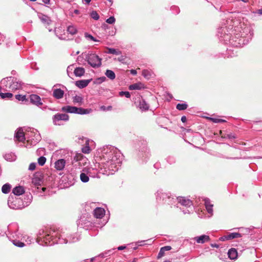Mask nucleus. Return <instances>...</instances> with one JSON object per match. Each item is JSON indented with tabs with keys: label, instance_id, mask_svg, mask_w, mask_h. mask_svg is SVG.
I'll return each instance as SVG.
<instances>
[{
	"label": "nucleus",
	"instance_id": "nucleus-1",
	"mask_svg": "<svg viewBox=\"0 0 262 262\" xmlns=\"http://www.w3.org/2000/svg\"><path fill=\"white\" fill-rule=\"evenodd\" d=\"M101 58L96 54L90 55L88 58V62L93 68H99L101 65Z\"/></svg>",
	"mask_w": 262,
	"mask_h": 262
},
{
	"label": "nucleus",
	"instance_id": "nucleus-2",
	"mask_svg": "<svg viewBox=\"0 0 262 262\" xmlns=\"http://www.w3.org/2000/svg\"><path fill=\"white\" fill-rule=\"evenodd\" d=\"M42 176L40 172H36L32 178V183L35 186L41 185L42 183Z\"/></svg>",
	"mask_w": 262,
	"mask_h": 262
},
{
	"label": "nucleus",
	"instance_id": "nucleus-3",
	"mask_svg": "<svg viewBox=\"0 0 262 262\" xmlns=\"http://www.w3.org/2000/svg\"><path fill=\"white\" fill-rule=\"evenodd\" d=\"M30 100L31 103L38 106L42 104L40 97L37 95H30Z\"/></svg>",
	"mask_w": 262,
	"mask_h": 262
},
{
	"label": "nucleus",
	"instance_id": "nucleus-4",
	"mask_svg": "<svg viewBox=\"0 0 262 262\" xmlns=\"http://www.w3.org/2000/svg\"><path fill=\"white\" fill-rule=\"evenodd\" d=\"M137 102L139 103L138 106L140 109L144 111L148 110L149 105L142 97H139L137 100Z\"/></svg>",
	"mask_w": 262,
	"mask_h": 262
},
{
	"label": "nucleus",
	"instance_id": "nucleus-5",
	"mask_svg": "<svg viewBox=\"0 0 262 262\" xmlns=\"http://www.w3.org/2000/svg\"><path fill=\"white\" fill-rule=\"evenodd\" d=\"M105 214V210L102 208H96L94 211V215L97 219H102Z\"/></svg>",
	"mask_w": 262,
	"mask_h": 262
},
{
	"label": "nucleus",
	"instance_id": "nucleus-6",
	"mask_svg": "<svg viewBox=\"0 0 262 262\" xmlns=\"http://www.w3.org/2000/svg\"><path fill=\"white\" fill-rule=\"evenodd\" d=\"M15 138L19 142H24L26 138L22 128H18L15 134Z\"/></svg>",
	"mask_w": 262,
	"mask_h": 262
},
{
	"label": "nucleus",
	"instance_id": "nucleus-7",
	"mask_svg": "<svg viewBox=\"0 0 262 262\" xmlns=\"http://www.w3.org/2000/svg\"><path fill=\"white\" fill-rule=\"evenodd\" d=\"M64 91L60 89H56L53 90V96L57 99L62 98L63 97Z\"/></svg>",
	"mask_w": 262,
	"mask_h": 262
},
{
	"label": "nucleus",
	"instance_id": "nucleus-8",
	"mask_svg": "<svg viewBox=\"0 0 262 262\" xmlns=\"http://www.w3.org/2000/svg\"><path fill=\"white\" fill-rule=\"evenodd\" d=\"M91 79L88 80H80L77 81L75 84L80 89H82L86 87L91 81Z\"/></svg>",
	"mask_w": 262,
	"mask_h": 262
},
{
	"label": "nucleus",
	"instance_id": "nucleus-9",
	"mask_svg": "<svg viewBox=\"0 0 262 262\" xmlns=\"http://www.w3.org/2000/svg\"><path fill=\"white\" fill-rule=\"evenodd\" d=\"M69 116L66 114H57L54 116V121H67L69 120Z\"/></svg>",
	"mask_w": 262,
	"mask_h": 262
},
{
	"label": "nucleus",
	"instance_id": "nucleus-10",
	"mask_svg": "<svg viewBox=\"0 0 262 262\" xmlns=\"http://www.w3.org/2000/svg\"><path fill=\"white\" fill-rule=\"evenodd\" d=\"M179 203L185 206H190L191 205V201L189 199H186L184 197H179L177 198Z\"/></svg>",
	"mask_w": 262,
	"mask_h": 262
},
{
	"label": "nucleus",
	"instance_id": "nucleus-11",
	"mask_svg": "<svg viewBox=\"0 0 262 262\" xmlns=\"http://www.w3.org/2000/svg\"><path fill=\"white\" fill-rule=\"evenodd\" d=\"M66 164V161L64 159H60L56 161L55 163V167L58 170H61L63 169Z\"/></svg>",
	"mask_w": 262,
	"mask_h": 262
},
{
	"label": "nucleus",
	"instance_id": "nucleus-12",
	"mask_svg": "<svg viewBox=\"0 0 262 262\" xmlns=\"http://www.w3.org/2000/svg\"><path fill=\"white\" fill-rule=\"evenodd\" d=\"M195 240L198 243H204L210 240L209 236L206 235H203L199 237H196Z\"/></svg>",
	"mask_w": 262,
	"mask_h": 262
},
{
	"label": "nucleus",
	"instance_id": "nucleus-13",
	"mask_svg": "<svg viewBox=\"0 0 262 262\" xmlns=\"http://www.w3.org/2000/svg\"><path fill=\"white\" fill-rule=\"evenodd\" d=\"M13 193L16 195H20L25 193V190L22 186H17L13 188Z\"/></svg>",
	"mask_w": 262,
	"mask_h": 262
},
{
	"label": "nucleus",
	"instance_id": "nucleus-14",
	"mask_svg": "<svg viewBox=\"0 0 262 262\" xmlns=\"http://www.w3.org/2000/svg\"><path fill=\"white\" fill-rule=\"evenodd\" d=\"M228 256L231 259H235L237 257V252L234 248L230 249L228 252Z\"/></svg>",
	"mask_w": 262,
	"mask_h": 262
},
{
	"label": "nucleus",
	"instance_id": "nucleus-15",
	"mask_svg": "<svg viewBox=\"0 0 262 262\" xmlns=\"http://www.w3.org/2000/svg\"><path fill=\"white\" fill-rule=\"evenodd\" d=\"M143 88V85L141 82L134 83L129 86L130 90H141Z\"/></svg>",
	"mask_w": 262,
	"mask_h": 262
},
{
	"label": "nucleus",
	"instance_id": "nucleus-16",
	"mask_svg": "<svg viewBox=\"0 0 262 262\" xmlns=\"http://www.w3.org/2000/svg\"><path fill=\"white\" fill-rule=\"evenodd\" d=\"M85 73V70L84 68L81 67L76 68L74 71V74L78 77H81L84 75Z\"/></svg>",
	"mask_w": 262,
	"mask_h": 262
},
{
	"label": "nucleus",
	"instance_id": "nucleus-17",
	"mask_svg": "<svg viewBox=\"0 0 262 262\" xmlns=\"http://www.w3.org/2000/svg\"><path fill=\"white\" fill-rule=\"evenodd\" d=\"M62 110L70 113H76L77 107L72 106H66L62 108Z\"/></svg>",
	"mask_w": 262,
	"mask_h": 262
},
{
	"label": "nucleus",
	"instance_id": "nucleus-18",
	"mask_svg": "<svg viewBox=\"0 0 262 262\" xmlns=\"http://www.w3.org/2000/svg\"><path fill=\"white\" fill-rule=\"evenodd\" d=\"M91 110L90 109H84L82 107H77V110H76V114H89L91 112Z\"/></svg>",
	"mask_w": 262,
	"mask_h": 262
},
{
	"label": "nucleus",
	"instance_id": "nucleus-19",
	"mask_svg": "<svg viewBox=\"0 0 262 262\" xmlns=\"http://www.w3.org/2000/svg\"><path fill=\"white\" fill-rule=\"evenodd\" d=\"M106 49L107 50V51L106 52L107 53L118 55L121 54V52L119 50L110 48H106Z\"/></svg>",
	"mask_w": 262,
	"mask_h": 262
},
{
	"label": "nucleus",
	"instance_id": "nucleus-20",
	"mask_svg": "<svg viewBox=\"0 0 262 262\" xmlns=\"http://www.w3.org/2000/svg\"><path fill=\"white\" fill-rule=\"evenodd\" d=\"M105 74L108 78L111 80H114L116 77L115 73L110 70H107Z\"/></svg>",
	"mask_w": 262,
	"mask_h": 262
},
{
	"label": "nucleus",
	"instance_id": "nucleus-21",
	"mask_svg": "<svg viewBox=\"0 0 262 262\" xmlns=\"http://www.w3.org/2000/svg\"><path fill=\"white\" fill-rule=\"evenodd\" d=\"M73 101L74 103H78L79 105H81L83 103V98L80 96H76L73 97Z\"/></svg>",
	"mask_w": 262,
	"mask_h": 262
},
{
	"label": "nucleus",
	"instance_id": "nucleus-22",
	"mask_svg": "<svg viewBox=\"0 0 262 262\" xmlns=\"http://www.w3.org/2000/svg\"><path fill=\"white\" fill-rule=\"evenodd\" d=\"M11 186L9 184H4L2 188V191L4 193H8L10 192Z\"/></svg>",
	"mask_w": 262,
	"mask_h": 262
},
{
	"label": "nucleus",
	"instance_id": "nucleus-23",
	"mask_svg": "<svg viewBox=\"0 0 262 262\" xmlns=\"http://www.w3.org/2000/svg\"><path fill=\"white\" fill-rule=\"evenodd\" d=\"M67 32L72 35H74L77 33V30L74 26H69L67 28Z\"/></svg>",
	"mask_w": 262,
	"mask_h": 262
},
{
	"label": "nucleus",
	"instance_id": "nucleus-24",
	"mask_svg": "<svg viewBox=\"0 0 262 262\" xmlns=\"http://www.w3.org/2000/svg\"><path fill=\"white\" fill-rule=\"evenodd\" d=\"M241 237V234L239 233H231L227 235V238L228 240Z\"/></svg>",
	"mask_w": 262,
	"mask_h": 262
},
{
	"label": "nucleus",
	"instance_id": "nucleus-25",
	"mask_svg": "<svg viewBox=\"0 0 262 262\" xmlns=\"http://www.w3.org/2000/svg\"><path fill=\"white\" fill-rule=\"evenodd\" d=\"M205 206L208 212L210 214H212L213 212V205L210 204L209 202H206Z\"/></svg>",
	"mask_w": 262,
	"mask_h": 262
},
{
	"label": "nucleus",
	"instance_id": "nucleus-26",
	"mask_svg": "<svg viewBox=\"0 0 262 262\" xmlns=\"http://www.w3.org/2000/svg\"><path fill=\"white\" fill-rule=\"evenodd\" d=\"M188 107V105L186 103H179L177 105L176 108L179 111H183L186 110Z\"/></svg>",
	"mask_w": 262,
	"mask_h": 262
},
{
	"label": "nucleus",
	"instance_id": "nucleus-27",
	"mask_svg": "<svg viewBox=\"0 0 262 262\" xmlns=\"http://www.w3.org/2000/svg\"><path fill=\"white\" fill-rule=\"evenodd\" d=\"M80 180L83 182H88L89 181V177L84 173H81L80 176Z\"/></svg>",
	"mask_w": 262,
	"mask_h": 262
},
{
	"label": "nucleus",
	"instance_id": "nucleus-28",
	"mask_svg": "<svg viewBox=\"0 0 262 262\" xmlns=\"http://www.w3.org/2000/svg\"><path fill=\"white\" fill-rule=\"evenodd\" d=\"M142 75L147 79H149L151 76L150 72L147 70H143L142 72Z\"/></svg>",
	"mask_w": 262,
	"mask_h": 262
},
{
	"label": "nucleus",
	"instance_id": "nucleus-29",
	"mask_svg": "<svg viewBox=\"0 0 262 262\" xmlns=\"http://www.w3.org/2000/svg\"><path fill=\"white\" fill-rule=\"evenodd\" d=\"M0 96L2 98H10L13 96V94L10 93H0Z\"/></svg>",
	"mask_w": 262,
	"mask_h": 262
},
{
	"label": "nucleus",
	"instance_id": "nucleus-30",
	"mask_svg": "<svg viewBox=\"0 0 262 262\" xmlns=\"http://www.w3.org/2000/svg\"><path fill=\"white\" fill-rule=\"evenodd\" d=\"M15 97V98L17 100H18V101H24L27 100L26 98V95H16Z\"/></svg>",
	"mask_w": 262,
	"mask_h": 262
},
{
	"label": "nucleus",
	"instance_id": "nucleus-31",
	"mask_svg": "<svg viewBox=\"0 0 262 262\" xmlns=\"http://www.w3.org/2000/svg\"><path fill=\"white\" fill-rule=\"evenodd\" d=\"M46 161V159L44 157H40L38 159V163L41 166L45 164Z\"/></svg>",
	"mask_w": 262,
	"mask_h": 262
},
{
	"label": "nucleus",
	"instance_id": "nucleus-32",
	"mask_svg": "<svg viewBox=\"0 0 262 262\" xmlns=\"http://www.w3.org/2000/svg\"><path fill=\"white\" fill-rule=\"evenodd\" d=\"M208 119L214 123H220V122H226V121L225 120L221 119H216V118H208Z\"/></svg>",
	"mask_w": 262,
	"mask_h": 262
},
{
	"label": "nucleus",
	"instance_id": "nucleus-33",
	"mask_svg": "<svg viewBox=\"0 0 262 262\" xmlns=\"http://www.w3.org/2000/svg\"><path fill=\"white\" fill-rule=\"evenodd\" d=\"M92 18L95 20H98L99 18V16L96 11H93L91 14Z\"/></svg>",
	"mask_w": 262,
	"mask_h": 262
},
{
	"label": "nucleus",
	"instance_id": "nucleus-34",
	"mask_svg": "<svg viewBox=\"0 0 262 262\" xmlns=\"http://www.w3.org/2000/svg\"><path fill=\"white\" fill-rule=\"evenodd\" d=\"M83 158V155L81 154L78 153L76 154V156L74 157V160L76 161H78L82 159Z\"/></svg>",
	"mask_w": 262,
	"mask_h": 262
},
{
	"label": "nucleus",
	"instance_id": "nucleus-35",
	"mask_svg": "<svg viewBox=\"0 0 262 262\" xmlns=\"http://www.w3.org/2000/svg\"><path fill=\"white\" fill-rule=\"evenodd\" d=\"M100 108L103 111H111L112 109V106L110 105L107 107H106L104 105H102L100 106Z\"/></svg>",
	"mask_w": 262,
	"mask_h": 262
},
{
	"label": "nucleus",
	"instance_id": "nucleus-36",
	"mask_svg": "<svg viewBox=\"0 0 262 262\" xmlns=\"http://www.w3.org/2000/svg\"><path fill=\"white\" fill-rule=\"evenodd\" d=\"M115 21V18L114 16H111L108 18H107L106 20V22L110 24H113Z\"/></svg>",
	"mask_w": 262,
	"mask_h": 262
},
{
	"label": "nucleus",
	"instance_id": "nucleus-37",
	"mask_svg": "<svg viewBox=\"0 0 262 262\" xmlns=\"http://www.w3.org/2000/svg\"><path fill=\"white\" fill-rule=\"evenodd\" d=\"M41 20L42 23H46L48 25L50 24V21H51V20L49 19V18L48 17L46 16H44V17H42L41 18Z\"/></svg>",
	"mask_w": 262,
	"mask_h": 262
},
{
	"label": "nucleus",
	"instance_id": "nucleus-38",
	"mask_svg": "<svg viewBox=\"0 0 262 262\" xmlns=\"http://www.w3.org/2000/svg\"><path fill=\"white\" fill-rule=\"evenodd\" d=\"M90 150L91 149L89 146H86L82 148V151L84 154H89Z\"/></svg>",
	"mask_w": 262,
	"mask_h": 262
},
{
	"label": "nucleus",
	"instance_id": "nucleus-39",
	"mask_svg": "<svg viewBox=\"0 0 262 262\" xmlns=\"http://www.w3.org/2000/svg\"><path fill=\"white\" fill-rule=\"evenodd\" d=\"M119 94L121 96L124 95L126 98H130V94L128 92L121 91L119 93Z\"/></svg>",
	"mask_w": 262,
	"mask_h": 262
},
{
	"label": "nucleus",
	"instance_id": "nucleus-40",
	"mask_svg": "<svg viewBox=\"0 0 262 262\" xmlns=\"http://www.w3.org/2000/svg\"><path fill=\"white\" fill-rule=\"evenodd\" d=\"M126 58V56L121 55V56L117 58V60L120 62L124 63V62H125V60Z\"/></svg>",
	"mask_w": 262,
	"mask_h": 262
},
{
	"label": "nucleus",
	"instance_id": "nucleus-41",
	"mask_svg": "<svg viewBox=\"0 0 262 262\" xmlns=\"http://www.w3.org/2000/svg\"><path fill=\"white\" fill-rule=\"evenodd\" d=\"M36 168V164L34 163H32L30 164L29 167V169L30 170H34Z\"/></svg>",
	"mask_w": 262,
	"mask_h": 262
},
{
	"label": "nucleus",
	"instance_id": "nucleus-42",
	"mask_svg": "<svg viewBox=\"0 0 262 262\" xmlns=\"http://www.w3.org/2000/svg\"><path fill=\"white\" fill-rule=\"evenodd\" d=\"M165 251L164 250H162V248H161L160 252L158 253V258H161L164 255Z\"/></svg>",
	"mask_w": 262,
	"mask_h": 262
},
{
	"label": "nucleus",
	"instance_id": "nucleus-43",
	"mask_svg": "<svg viewBox=\"0 0 262 262\" xmlns=\"http://www.w3.org/2000/svg\"><path fill=\"white\" fill-rule=\"evenodd\" d=\"M85 36L86 38H90L92 40H93V41H96V40L94 38V37L92 35H91L90 34H88L86 33L85 34Z\"/></svg>",
	"mask_w": 262,
	"mask_h": 262
},
{
	"label": "nucleus",
	"instance_id": "nucleus-44",
	"mask_svg": "<svg viewBox=\"0 0 262 262\" xmlns=\"http://www.w3.org/2000/svg\"><path fill=\"white\" fill-rule=\"evenodd\" d=\"M222 137L224 138H228L229 139L235 138V137L234 136L232 135L231 134H227L226 136L225 135L224 136L223 135H222Z\"/></svg>",
	"mask_w": 262,
	"mask_h": 262
},
{
	"label": "nucleus",
	"instance_id": "nucleus-45",
	"mask_svg": "<svg viewBox=\"0 0 262 262\" xmlns=\"http://www.w3.org/2000/svg\"><path fill=\"white\" fill-rule=\"evenodd\" d=\"M162 250H164L165 252L166 251H169L171 249V247L170 246H166L163 247H162Z\"/></svg>",
	"mask_w": 262,
	"mask_h": 262
},
{
	"label": "nucleus",
	"instance_id": "nucleus-46",
	"mask_svg": "<svg viewBox=\"0 0 262 262\" xmlns=\"http://www.w3.org/2000/svg\"><path fill=\"white\" fill-rule=\"evenodd\" d=\"M15 245L19 247H23L24 246L25 244L24 243L18 242L17 243H14Z\"/></svg>",
	"mask_w": 262,
	"mask_h": 262
},
{
	"label": "nucleus",
	"instance_id": "nucleus-47",
	"mask_svg": "<svg viewBox=\"0 0 262 262\" xmlns=\"http://www.w3.org/2000/svg\"><path fill=\"white\" fill-rule=\"evenodd\" d=\"M220 240L222 241H224L225 240H228V239L227 238V235H225V236H223L220 237Z\"/></svg>",
	"mask_w": 262,
	"mask_h": 262
},
{
	"label": "nucleus",
	"instance_id": "nucleus-48",
	"mask_svg": "<svg viewBox=\"0 0 262 262\" xmlns=\"http://www.w3.org/2000/svg\"><path fill=\"white\" fill-rule=\"evenodd\" d=\"M130 72L132 74L134 75H136L137 74V71L136 70H131L130 71Z\"/></svg>",
	"mask_w": 262,
	"mask_h": 262
},
{
	"label": "nucleus",
	"instance_id": "nucleus-49",
	"mask_svg": "<svg viewBox=\"0 0 262 262\" xmlns=\"http://www.w3.org/2000/svg\"><path fill=\"white\" fill-rule=\"evenodd\" d=\"M20 84H18V83H16V84H15L14 86H12V88H15L16 89H18L20 87Z\"/></svg>",
	"mask_w": 262,
	"mask_h": 262
},
{
	"label": "nucleus",
	"instance_id": "nucleus-50",
	"mask_svg": "<svg viewBox=\"0 0 262 262\" xmlns=\"http://www.w3.org/2000/svg\"><path fill=\"white\" fill-rule=\"evenodd\" d=\"M181 121L183 122H185L186 121H187V118L185 116H182V118H181Z\"/></svg>",
	"mask_w": 262,
	"mask_h": 262
},
{
	"label": "nucleus",
	"instance_id": "nucleus-51",
	"mask_svg": "<svg viewBox=\"0 0 262 262\" xmlns=\"http://www.w3.org/2000/svg\"><path fill=\"white\" fill-rule=\"evenodd\" d=\"M126 247L125 246H119L118 247V250H123L124 249H125Z\"/></svg>",
	"mask_w": 262,
	"mask_h": 262
},
{
	"label": "nucleus",
	"instance_id": "nucleus-52",
	"mask_svg": "<svg viewBox=\"0 0 262 262\" xmlns=\"http://www.w3.org/2000/svg\"><path fill=\"white\" fill-rule=\"evenodd\" d=\"M211 246L212 247H215L217 248H218L219 247V246L216 244H211Z\"/></svg>",
	"mask_w": 262,
	"mask_h": 262
},
{
	"label": "nucleus",
	"instance_id": "nucleus-53",
	"mask_svg": "<svg viewBox=\"0 0 262 262\" xmlns=\"http://www.w3.org/2000/svg\"><path fill=\"white\" fill-rule=\"evenodd\" d=\"M50 0H43V2L45 4H49Z\"/></svg>",
	"mask_w": 262,
	"mask_h": 262
},
{
	"label": "nucleus",
	"instance_id": "nucleus-54",
	"mask_svg": "<svg viewBox=\"0 0 262 262\" xmlns=\"http://www.w3.org/2000/svg\"><path fill=\"white\" fill-rule=\"evenodd\" d=\"M84 1L85 2V3L87 4H89L91 1V0H84Z\"/></svg>",
	"mask_w": 262,
	"mask_h": 262
},
{
	"label": "nucleus",
	"instance_id": "nucleus-55",
	"mask_svg": "<svg viewBox=\"0 0 262 262\" xmlns=\"http://www.w3.org/2000/svg\"><path fill=\"white\" fill-rule=\"evenodd\" d=\"M258 13L260 14H262V8L258 10Z\"/></svg>",
	"mask_w": 262,
	"mask_h": 262
},
{
	"label": "nucleus",
	"instance_id": "nucleus-56",
	"mask_svg": "<svg viewBox=\"0 0 262 262\" xmlns=\"http://www.w3.org/2000/svg\"><path fill=\"white\" fill-rule=\"evenodd\" d=\"M74 13H75V14H78L79 13V10H74Z\"/></svg>",
	"mask_w": 262,
	"mask_h": 262
},
{
	"label": "nucleus",
	"instance_id": "nucleus-57",
	"mask_svg": "<svg viewBox=\"0 0 262 262\" xmlns=\"http://www.w3.org/2000/svg\"><path fill=\"white\" fill-rule=\"evenodd\" d=\"M46 188L45 187H43V188H42V191H45V190H46Z\"/></svg>",
	"mask_w": 262,
	"mask_h": 262
},
{
	"label": "nucleus",
	"instance_id": "nucleus-58",
	"mask_svg": "<svg viewBox=\"0 0 262 262\" xmlns=\"http://www.w3.org/2000/svg\"><path fill=\"white\" fill-rule=\"evenodd\" d=\"M242 1L244 2H247L249 0H242Z\"/></svg>",
	"mask_w": 262,
	"mask_h": 262
},
{
	"label": "nucleus",
	"instance_id": "nucleus-59",
	"mask_svg": "<svg viewBox=\"0 0 262 262\" xmlns=\"http://www.w3.org/2000/svg\"><path fill=\"white\" fill-rule=\"evenodd\" d=\"M220 135H222V131L220 130Z\"/></svg>",
	"mask_w": 262,
	"mask_h": 262
},
{
	"label": "nucleus",
	"instance_id": "nucleus-60",
	"mask_svg": "<svg viewBox=\"0 0 262 262\" xmlns=\"http://www.w3.org/2000/svg\"><path fill=\"white\" fill-rule=\"evenodd\" d=\"M30 1H32V2H35L36 1V0H30Z\"/></svg>",
	"mask_w": 262,
	"mask_h": 262
},
{
	"label": "nucleus",
	"instance_id": "nucleus-61",
	"mask_svg": "<svg viewBox=\"0 0 262 262\" xmlns=\"http://www.w3.org/2000/svg\"><path fill=\"white\" fill-rule=\"evenodd\" d=\"M110 2H111V3H112V0H108Z\"/></svg>",
	"mask_w": 262,
	"mask_h": 262
},
{
	"label": "nucleus",
	"instance_id": "nucleus-62",
	"mask_svg": "<svg viewBox=\"0 0 262 262\" xmlns=\"http://www.w3.org/2000/svg\"><path fill=\"white\" fill-rule=\"evenodd\" d=\"M79 53V52L78 51V52H77L76 54H78Z\"/></svg>",
	"mask_w": 262,
	"mask_h": 262
},
{
	"label": "nucleus",
	"instance_id": "nucleus-63",
	"mask_svg": "<svg viewBox=\"0 0 262 262\" xmlns=\"http://www.w3.org/2000/svg\"><path fill=\"white\" fill-rule=\"evenodd\" d=\"M164 262H169V261H167V260H166V261H164Z\"/></svg>",
	"mask_w": 262,
	"mask_h": 262
}]
</instances>
